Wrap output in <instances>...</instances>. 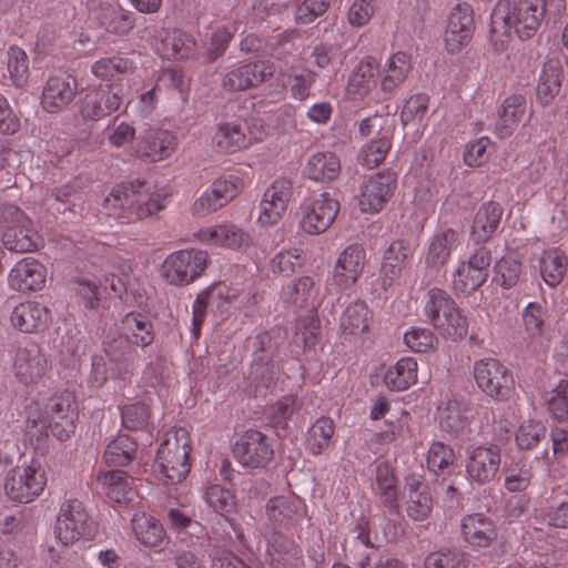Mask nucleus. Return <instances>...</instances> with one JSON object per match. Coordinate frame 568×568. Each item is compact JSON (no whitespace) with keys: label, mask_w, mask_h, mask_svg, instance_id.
<instances>
[{"label":"nucleus","mask_w":568,"mask_h":568,"mask_svg":"<svg viewBox=\"0 0 568 568\" xmlns=\"http://www.w3.org/2000/svg\"><path fill=\"white\" fill-rule=\"evenodd\" d=\"M546 11V0H499L491 13L494 34L514 31L528 39L537 31Z\"/></svg>","instance_id":"nucleus-1"},{"label":"nucleus","mask_w":568,"mask_h":568,"mask_svg":"<svg viewBox=\"0 0 568 568\" xmlns=\"http://www.w3.org/2000/svg\"><path fill=\"white\" fill-rule=\"evenodd\" d=\"M190 434L185 428L169 430L156 452L154 471L165 485H175L190 471Z\"/></svg>","instance_id":"nucleus-2"},{"label":"nucleus","mask_w":568,"mask_h":568,"mask_svg":"<svg viewBox=\"0 0 568 568\" xmlns=\"http://www.w3.org/2000/svg\"><path fill=\"white\" fill-rule=\"evenodd\" d=\"M394 129L395 120L388 113H375L359 122V134L367 139L358 153L362 165L373 169L385 160L392 146Z\"/></svg>","instance_id":"nucleus-3"},{"label":"nucleus","mask_w":568,"mask_h":568,"mask_svg":"<svg viewBox=\"0 0 568 568\" xmlns=\"http://www.w3.org/2000/svg\"><path fill=\"white\" fill-rule=\"evenodd\" d=\"M425 313L443 337L457 341L466 336L467 318L446 292L432 288L427 295Z\"/></svg>","instance_id":"nucleus-4"},{"label":"nucleus","mask_w":568,"mask_h":568,"mask_svg":"<svg viewBox=\"0 0 568 568\" xmlns=\"http://www.w3.org/2000/svg\"><path fill=\"white\" fill-rule=\"evenodd\" d=\"M28 419L34 425L42 424L49 426L53 435L60 440L68 439L74 432V420L77 417V409L74 404V396L69 390H63L55 394L49 403L48 409L44 415L39 413V405L34 403L30 406Z\"/></svg>","instance_id":"nucleus-5"},{"label":"nucleus","mask_w":568,"mask_h":568,"mask_svg":"<svg viewBox=\"0 0 568 568\" xmlns=\"http://www.w3.org/2000/svg\"><path fill=\"white\" fill-rule=\"evenodd\" d=\"M207 266V253L183 248L170 253L160 266V276L166 284L186 286L196 281Z\"/></svg>","instance_id":"nucleus-6"},{"label":"nucleus","mask_w":568,"mask_h":568,"mask_svg":"<svg viewBox=\"0 0 568 568\" xmlns=\"http://www.w3.org/2000/svg\"><path fill=\"white\" fill-rule=\"evenodd\" d=\"M45 484L43 468L38 462L31 460L8 471L4 478V493L13 501L27 504L42 493Z\"/></svg>","instance_id":"nucleus-7"},{"label":"nucleus","mask_w":568,"mask_h":568,"mask_svg":"<svg viewBox=\"0 0 568 568\" xmlns=\"http://www.w3.org/2000/svg\"><path fill=\"white\" fill-rule=\"evenodd\" d=\"M4 231L3 246L17 253L32 252L40 247L41 241L31 220L16 205H7L2 211Z\"/></svg>","instance_id":"nucleus-8"},{"label":"nucleus","mask_w":568,"mask_h":568,"mask_svg":"<svg viewBox=\"0 0 568 568\" xmlns=\"http://www.w3.org/2000/svg\"><path fill=\"white\" fill-rule=\"evenodd\" d=\"M300 229L311 235L325 232L339 211L338 201L327 191L313 194L301 204Z\"/></svg>","instance_id":"nucleus-9"},{"label":"nucleus","mask_w":568,"mask_h":568,"mask_svg":"<svg viewBox=\"0 0 568 568\" xmlns=\"http://www.w3.org/2000/svg\"><path fill=\"white\" fill-rule=\"evenodd\" d=\"M89 519L84 506L79 500L64 503L57 516L53 534L63 545H72L89 534Z\"/></svg>","instance_id":"nucleus-10"},{"label":"nucleus","mask_w":568,"mask_h":568,"mask_svg":"<svg viewBox=\"0 0 568 568\" xmlns=\"http://www.w3.org/2000/svg\"><path fill=\"white\" fill-rule=\"evenodd\" d=\"M475 29L474 11L468 3L456 4L448 13L443 41L447 51H462L471 40Z\"/></svg>","instance_id":"nucleus-11"},{"label":"nucleus","mask_w":568,"mask_h":568,"mask_svg":"<svg viewBox=\"0 0 568 568\" xmlns=\"http://www.w3.org/2000/svg\"><path fill=\"white\" fill-rule=\"evenodd\" d=\"M193 239L204 245L233 251L245 248L252 243L250 234L230 223L202 226L193 233Z\"/></svg>","instance_id":"nucleus-12"},{"label":"nucleus","mask_w":568,"mask_h":568,"mask_svg":"<svg viewBox=\"0 0 568 568\" xmlns=\"http://www.w3.org/2000/svg\"><path fill=\"white\" fill-rule=\"evenodd\" d=\"M396 187V175L390 171H383L366 180L358 195V205L362 212L375 213L381 211Z\"/></svg>","instance_id":"nucleus-13"},{"label":"nucleus","mask_w":568,"mask_h":568,"mask_svg":"<svg viewBox=\"0 0 568 568\" xmlns=\"http://www.w3.org/2000/svg\"><path fill=\"white\" fill-rule=\"evenodd\" d=\"M12 357V372L23 384L37 383L47 373V357L34 343L18 346Z\"/></svg>","instance_id":"nucleus-14"},{"label":"nucleus","mask_w":568,"mask_h":568,"mask_svg":"<svg viewBox=\"0 0 568 568\" xmlns=\"http://www.w3.org/2000/svg\"><path fill=\"white\" fill-rule=\"evenodd\" d=\"M234 457L243 466L263 467L272 459L273 448L263 433L250 429L235 443Z\"/></svg>","instance_id":"nucleus-15"},{"label":"nucleus","mask_w":568,"mask_h":568,"mask_svg":"<svg viewBox=\"0 0 568 568\" xmlns=\"http://www.w3.org/2000/svg\"><path fill=\"white\" fill-rule=\"evenodd\" d=\"M47 280V266L31 256L16 262L8 275L10 288L21 293L42 291L45 287Z\"/></svg>","instance_id":"nucleus-16"},{"label":"nucleus","mask_w":568,"mask_h":568,"mask_svg":"<svg viewBox=\"0 0 568 568\" xmlns=\"http://www.w3.org/2000/svg\"><path fill=\"white\" fill-rule=\"evenodd\" d=\"M89 17L106 32L124 36L134 27L133 14L116 2L92 0Z\"/></svg>","instance_id":"nucleus-17"},{"label":"nucleus","mask_w":568,"mask_h":568,"mask_svg":"<svg viewBox=\"0 0 568 568\" xmlns=\"http://www.w3.org/2000/svg\"><path fill=\"white\" fill-rule=\"evenodd\" d=\"M418 364L413 357H402L395 364H381L375 367L373 378L389 390H405L416 384Z\"/></svg>","instance_id":"nucleus-18"},{"label":"nucleus","mask_w":568,"mask_h":568,"mask_svg":"<svg viewBox=\"0 0 568 568\" xmlns=\"http://www.w3.org/2000/svg\"><path fill=\"white\" fill-rule=\"evenodd\" d=\"M474 377L478 387L488 396L505 397L510 387V378L505 366L494 358L477 361L474 365Z\"/></svg>","instance_id":"nucleus-19"},{"label":"nucleus","mask_w":568,"mask_h":568,"mask_svg":"<svg viewBox=\"0 0 568 568\" xmlns=\"http://www.w3.org/2000/svg\"><path fill=\"white\" fill-rule=\"evenodd\" d=\"M292 195L291 183L285 180H276L266 189L260 203L257 222L262 226L277 224L287 210Z\"/></svg>","instance_id":"nucleus-20"},{"label":"nucleus","mask_w":568,"mask_h":568,"mask_svg":"<svg viewBox=\"0 0 568 568\" xmlns=\"http://www.w3.org/2000/svg\"><path fill=\"white\" fill-rule=\"evenodd\" d=\"M490 256L485 250H479L467 261L458 264L454 276V287L463 293H470L480 287L487 280Z\"/></svg>","instance_id":"nucleus-21"},{"label":"nucleus","mask_w":568,"mask_h":568,"mask_svg":"<svg viewBox=\"0 0 568 568\" xmlns=\"http://www.w3.org/2000/svg\"><path fill=\"white\" fill-rule=\"evenodd\" d=\"M176 148L175 135L161 129H146L136 140L135 153L150 162L168 159Z\"/></svg>","instance_id":"nucleus-22"},{"label":"nucleus","mask_w":568,"mask_h":568,"mask_svg":"<svg viewBox=\"0 0 568 568\" xmlns=\"http://www.w3.org/2000/svg\"><path fill=\"white\" fill-rule=\"evenodd\" d=\"M381 67L373 57L363 58L353 69L347 87L346 97L352 101H362L376 88Z\"/></svg>","instance_id":"nucleus-23"},{"label":"nucleus","mask_w":568,"mask_h":568,"mask_svg":"<svg viewBox=\"0 0 568 568\" xmlns=\"http://www.w3.org/2000/svg\"><path fill=\"white\" fill-rule=\"evenodd\" d=\"M499 450L490 446H476L468 452L466 473L473 481L485 484L493 480L499 469Z\"/></svg>","instance_id":"nucleus-24"},{"label":"nucleus","mask_w":568,"mask_h":568,"mask_svg":"<svg viewBox=\"0 0 568 568\" xmlns=\"http://www.w3.org/2000/svg\"><path fill=\"white\" fill-rule=\"evenodd\" d=\"M75 92L73 78L68 74L52 75L43 88L41 104L50 113L59 112L74 99Z\"/></svg>","instance_id":"nucleus-25"},{"label":"nucleus","mask_w":568,"mask_h":568,"mask_svg":"<svg viewBox=\"0 0 568 568\" xmlns=\"http://www.w3.org/2000/svg\"><path fill=\"white\" fill-rule=\"evenodd\" d=\"M274 72L275 67L266 61L244 63L226 73L223 84L230 90H246L260 84Z\"/></svg>","instance_id":"nucleus-26"},{"label":"nucleus","mask_w":568,"mask_h":568,"mask_svg":"<svg viewBox=\"0 0 568 568\" xmlns=\"http://www.w3.org/2000/svg\"><path fill=\"white\" fill-rule=\"evenodd\" d=\"M51 321L49 308L36 301L18 304L11 313L12 325L23 333H38L45 329Z\"/></svg>","instance_id":"nucleus-27"},{"label":"nucleus","mask_w":568,"mask_h":568,"mask_svg":"<svg viewBox=\"0 0 568 568\" xmlns=\"http://www.w3.org/2000/svg\"><path fill=\"white\" fill-rule=\"evenodd\" d=\"M122 104L123 94L121 90L101 89L85 95L80 106V113L84 120L98 121L118 111Z\"/></svg>","instance_id":"nucleus-28"},{"label":"nucleus","mask_w":568,"mask_h":568,"mask_svg":"<svg viewBox=\"0 0 568 568\" xmlns=\"http://www.w3.org/2000/svg\"><path fill=\"white\" fill-rule=\"evenodd\" d=\"M459 245V234L452 227L438 229L428 240L425 263L429 267L444 265Z\"/></svg>","instance_id":"nucleus-29"},{"label":"nucleus","mask_w":568,"mask_h":568,"mask_svg":"<svg viewBox=\"0 0 568 568\" xmlns=\"http://www.w3.org/2000/svg\"><path fill=\"white\" fill-rule=\"evenodd\" d=\"M404 491L408 493L406 506L408 517L416 521L425 520L432 510V498L422 475L413 474L407 476Z\"/></svg>","instance_id":"nucleus-30"},{"label":"nucleus","mask_w":568,"mask_h":568,"mask_svg":"<svg viewBox=\"0 0 568 568\" xmlns=\"http://www.w3.org/2000/svg\"><path fill=\"white\" fill-rule=\"evenodd\" d=\"M341 171V159L332 151L313 153L304 166V175L312 181L321 183H329L336 180Z\"/></svg>","instance_id":"nucleus-31"},{"label":"nucleus","mask_w":568,"mask_h":568,"mask_svg":"<svg viewBox=\"0 0 568 568\" xmlns=\"http://www.w3.org/2000/svg\"><path fill=\"white\" fill-rule=\"evenodd\" d=\"M97 481L103 494L118 504L130 503L135 497L133 479L123 470L101 471Z\"/></svg>","instance_id":"nucleus-32"},{"label":"nucleus","mask_w":568,"mask_h":568,"mask_svg":"<svg viewBox=\"0 0 568 568\" xmlns=\"http://www.w3.org/2000/svg\"><path fill=\"white\" fill-rule=\"evenodd\" d=\"M365 260L364 250L357 245L347 246L338 256L334 266V281L337 285H353L362 273Z\"/></svg>","instance_id":"nucleus-33"},{"label":"nucleus","mask_w":568,"mask_h":568,"mask_svg":"<svg viewBox=\"0 0 568 568\" xmlns=\"http://www.w3.org/2000/svg\"><path fill=\"white\" fill-rule=\"evenodd\" d=\"M410 254V247L404 241L397 240L389 244L381 267L384 285H393L402 277L407 268Z\"/></svg>","instance_id":"nucleus-34"},{"label":"nucleus","mask_w":568,"mask_h":568,"mask_svg":"<svg viewBox=\"0 0 568 568\" xmlns=\"http://www.w3.org/2000/svg\"><path fill=\"white\" fill-rule=\"evenodd\" d=\"M373 312L361 301L349 303L339 318V326L344 336L361 338L369 331Z\"/></svg>","instance_id":"nucleus-35"},{"label":"nucleus","mask_w":568,"mask_h":568,"mask_svg":"<svg viewBox=\"0 0 568 568\" xmlns=\"http://www.w3.org/2000/svg\"><path fill=\"white\" fill-rule=\"evenodd\" d=\"M131 531L144 547H160L165 539V530L159 519L144 511H136L131 519Z\"/></svg>","instance_id":"nucleus-36"},{"label":"nucleus","mask_w":568,"mask_h":568,"mask_svg":"<svg viewBox=\"0 0 568 568\" xmlns=\"http://www.w3.org/2000/svg\"><path fill=\"white\" fill-rule=\"evenodd\" d=\"M527 101L524 95L514 94L506 98L498 112L496 131L500 138L510 135L526 115Z\"/></svg>","instance_id":"nucleus-37"},{"label":"nucleus","mask_w":568,"mask_h":568,"mask_svg":"<svg viewBox=\"0 0 568 568\" xmlns=\"http://www.w3.org/2000/svg\"><path fill=\"white\" fill-rule=\"evenodd\" d=\"M464 540L473 547H487L496 537L493 523L483 515H468L462 520Z\"/></svg>","instance_id":"nucleus-38"},{"label":"nucleus","mask_w":568,"mask_h":568,"mask_svg":"<svg viewBox=\"0 0 568 568\" xmlns=\"http://www.w3.org/2000/svg\"><path fill=\"white\" fill-rule=\"evenodd\" d=\"M500 217L501 210L496 203H485L475 214L470 226V237L477 243L487 241L498 227Z\"/></svg>","instance_id":"nucleus-39"},{"label":"nucleus","mask_w":568,"mask_h":568,"mask_svg":"<svg viewBox=\"0 0 568 568\" xmlns=\"http://www.w3.org/2000/svg\"><path fill=\"white\" fill-rule=\"evenodd\" d=\"M562 70L558 61H547L540 72L537 84V100L542 105L550 104L561 88Z\"/></svg>","instance_id":"nucleus-40"},{"label":"nucleus","mask_w":568,"mask_h":568,"mask_svg":"<svg viewBox=\"0 0 568 568\" xmlns=\"http://www.w3.org/2000/svg\"><path fill=\"white\" fill-rule=\"evenodd\" d=\"M245 129L235 122H224L216 126L213 144L223 153H234L247 148Z\"/></svg>","instance_id":"nucleus-41"},{"label":"nucleus","mask_w":568,"mask_h":568,"mask_svg":"<svg viewBox=\"0 0 568 568\" xmlns=\"http://www.w3.org/2000/svg\"><path fill=\"white\" fill-rule=\"evenodd\" d=\"M523 277V264L515 253L505 254L494 266L493 281L503 290L514 288Z\"/></svg>","instance_id":"nucleus-42"},{"label":"nucleus","mask_w":568,"mask_h":568,"mask_svg":"<svg viewBox=\"0 0 568 568\" xmlns=\"http://www.w3.org/2000/svg\"><path fill=\"white\" fill-rule=\"evenodd\" d=\"M135 203V185L120 184L112 189L110 194L103 200L102 209L104 213L113 220H121L124 213Z\"/></svg>","instance_id":"nucleus-43"},{"label":"nucleus","mask_w":568,"mask_h":568,"mask_svg":"<svg viewBox=\"0 0 568 568\" xmlns=\"http://www.w3.org/2000/svg\"><path fill=\"white\" fill-rule=\"evenodd\" d=\"M133 70V62L120 55L101 58L91 65L92 74L102 81L122 80Z\"/></svg>","instance_id":"nucleus-44"},{"label":"nucleus","mask_w":568,"mask_h":568,"mask_svg":"<svg viewBox=\"0 0 568 568\" xmlns=\"http://www.w3.org/2000/svg\"><path fill=\"white\" fill-rule=\"evenodd\" d=\"M374 489L389 509H398L396 478L389 465L385 463L377 465L375 469Z\"/></svg>","instance_id":"nucleus-45"},{"label":"nucleus","mask_w":568,"mask_h":568,"mask_svg":"<svg viewBox=\"0 0 568 568\" xmlns=\"http://www.w3.org/2000/svg\"><path fill=\"white\" fill-rule=\"evenodd\" d=\"M412 69L410 58L405 52L392 54L385 64L384 77L381 84L383 90L392 91L404 82Z\"/></svg>","instance_id":"nucleus-46"},{"label":"nucleus","mask_w":568,"mask_h":568,"mask_svg":"<svg viewBox=\"0 0 568 568\" xmlns=\"http://www.w3.org/2000/svg\"><path fill=\"white\" fill-rule=\"evenodd\" d=\"M539 267L545 283L549 286H556L564 278L567 270V258L561 251L551 248L545 251L540 256Z\"/></svg>","instance_id":"nucleus-47"},{"label":"nucleus","mask_w":568,"mask_h":568,"mask_svg":"<svg viewBox=\"0 0 568 568\" xmlns=\"http://www.w3.org/2000/svg\"><path fill=\"white\" fill-rule=\"evenodd\" d=\"M135 452V442L130 436L120 434L106 444L103 458L106 464L123 466L133 459Z\"/></svg>","instance_id":"nucleus-48"},{"label":"nucleus","mask_w":568,"mask_h":568,"mask_svg":"<svg viewBox=\"0 0 568 568\" xmlns=\"http://www.w3.org/2000/svg\"><path fill=\"white\" fill-rule=\"evenodd\" d=\"M122 425L128 429L144 427L150 418L149 404L144 399L128 398L120 405Z\"/></svg>","instance_id":"nucleus-49"},{"label":"nucleus","mask_w":568,"mask_h":568,"mask_svg":"<svg viewBox=\"0 0 568 568\" xmlns=\"http://www.w3.org/2000/svg\"><path fill=\"white\" fill-rule=\"evenodd\" d=\"M297 504L295 498L287 496L271 498L265 507L266 517L274 526H287L294 519Z\"/></svg>","instance_id":"nucleus-50"},{"label":"nucleus","mask_w":568,"mask_h":568,"mask_svg":"<svg viewBox=\"0 0 568 568\" xmlns=\"http://www.w3.org/2000/svg\"><path fill=\"white\" fill-rule=\"evenodd\" d=\"M281 75L283 85L287 88L294 99L302 101L308 97L314 82L312 72L301 69H281Z\"/></svg>","instance_id":"nucleus-51"},{"label":"nucleus","mask_w":568,"mask_h":568,"mask_svg":"<svg viewBox=\"0 0 568 568\" xmlns=\"http://www.w3.org/2000/svg\"><path fill=\"white\" fill-rule=\"evenodd\" d=\"M195 49L194 39L181 31H173L168 36V43L156 47L161 55L168 59H184L193 54Z\"/></svg>","instance_id":"nucleus-52"},{"label":"nucleus","mask_w":568,"mask_h":568,"mask_svg":"<svg viewBox=\"0 0 568 568\" xmlns=\"http://www.w3.org/2000/svg\"><path fill=\"white\" fill-rule=\"evenodd\" d=\"M465 412L458 400L448 399L438 405L436 420L442 429L456 432L463 426Z\"/></svg>","instance_id":"nucleus-53"},{"label":"nucleus","mask_w":568,"mask_h":568,"mask_svg":"<svg viewBox=\"0 0 568 568\" xmlns=\"http://www.w3.org/2000/svg\"><path fill=\"white\" fill-rule=\"evenodd\" d=\"M455 454L450 446L442 442H433L427 450L426 463L430 471L450 473L455 463Z\"/></svg>","instance_id":"nucleus-54"},{"label":"nucleus","mask_w":568,"mask_h":568,"mask_svg":"<svg viewBox=\"0 0 568 568\" xmlns=\"http://www.w3.org/2000/svg\"><path fill=\"white\" fill-rule=\"evenodd\" d=\"M429 98L426 94L412 95L403 106L400 120L404 126H418L428 112Z\"/></svg>","instance_id":"nucleus-55"},{"label":"nucleus","mask_w":568,"mask_h":568,"mask_svg":"<svg viewBox=\"0 0 568 568\" xmlns=\"http://www.w3.org/2000/svg\"><path fill=\"white\" fill-rule=\"evenodd\" d=\"M334 434L333 422L328 418H318L310 428L307 447L313 454H321L328 447Z\"/></svg>","instance_id":"nucleus-56"},{"label":"nucleus","mask_w":568,"mask_h":568,"mask_svg":"<svg viewBox=\"0 0 568 568\" xmlns=\"http://www.w3.org/2000/svg\"><path fill=\"white\" fill-rule=\"evenodd\" d=\"M205 501L214 511L227 516L236 508L233 494L220 485H211L205 490Z\"/></svg>","instance_id":"nucleus-57"},{"label":"nucleus","mask_w":568,"mask_h":568,"mask_svg":"<svg viewBox=\"0 0 568 568\" xmlns=\"http://www.w3.org/2000/svg\"><path fill=\"white\" fill-rule=\"evenodd\" d=\"M404 344L415 353H427L436 349L437 337L425 327H412L404 333Z\"/></svg>","instance_id":"nucleus-58"},{"label":"nucleus","mask_w":568,"mask_h":568,"mask_svg":"<svg viewBox=\"0 0 568 568\" xmlns=\"http://www.w3.org/2000/svg\"><path fill=\"white\" fill-rule=\"evenodd\" d=\"M8 72L12 83L23 87L29 79V63L26 52L18 47L8 50Z\"/></svg>","instance_id":"nucleus-59"},{"label":"nucleus","mask_w":568,"mask_h":568,"mask_svg":"<svg viewBox=\"0 0 568 568\" xmlns=\"http://www.w3.org/2000/svg\"><path fill=\"white\" fill-rule=\"evenodd\" d=\"M546 426L540 420H524L516 433V444L520 449L534 448L545 437Z\"/></svg>","instance_id":"nucleus-60"},{"label":"nucleus","mask_w":568,"mask_h":568,"mask_svg":"<svg viewBox=\"0 0 568 568\" xmlns=\"http://www.w3.org/2000/svg\"><path fill=\"white\" fill-rule=\"evenodd\" d=\"M124 328L132 342L140 346L150 345L153 341L151 324L140 314H128L123 321Z\"/></svg>","instance_id":"nucleus-61"},{"label":"nucleus","mask_w":568,"mask_h":568,"mask_svg":"<svg viewBox=\"0 0 568 568\" xmlns=\"http://www.w3.org/2000/svg\"><path fill=\"white\" fill-rule=\"evenodd\" d=\"M144 184L135 185V203L136 213L140 217H148L164 209L166 204V196L155 192L148 194L143 192Z\"/></svg>","instance_id":"nucleus-62"},{"label":"nucleus","mask_w":568,"mask_h":568,"mask_svg":"<svg viewBox=\"0 0 568 568\" xmlns=\"http://www.w3.org/2000/svg\"><path fill=\"white\" fill-rule=\"evenodd\" d=\"M320 323L313 312L300 318L296 324L293 341L298 347L308 348L315 344Z\"/></svg>","instance_id":"nucleus-63"},{"label":"nucleus","mask_w":568,"mask_h":568,"mask_svg":"<svg viewBox=\"0 0 568 568\" xmlns=\"http://www.w3.org/2000/svg\"><path fill=\"white\" fill-rule=\"evenodd\" d=\"M425 568H466L463 552L455 549H445L430 552L424 561Z\"/></svg>","instance_id":"nucleus-64"}]
</instances>
